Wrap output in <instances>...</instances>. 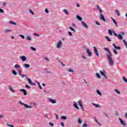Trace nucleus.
<instances>
[{"instance_id": "1", "label": "nucleus", "mask_w": 127, "mask_h": 127, "mask_svg": "<svg viewBox=\"0 0 127 127\" xmlns=\"http://www.w3.org/2000/svg\"><path fill=\"white\" fill-rule=\"evenodd\" d=\"M113 55L107 56V61L110 67H113L115 65V61L113 59Z\"/></svg>"}, {"instance_id": "2", "label": "nucleus", "mask_w": 127, "mask_h": 127, "mask_svg": "<svg viewBox=\"0 0 127 127\" xmlns=\"http://www.w3.org/2000/svg\"><path fill=\"white\" fill-rule=\"evenodd\" d=\"M113 34L115 35V36H116L117 38L119 39V40H123L124 39V37H123V36H122L121 34H118L115 32V31H113Z\"/></svg>"}, {"instance_id": "3", "label": "nucleus", "mask_w": 127, "mask_h": 127, "mask_svg": "<svg viewBox=\"0 0 127 127\" xmlns=\"http://www.w3.org/2000/svg\"><path fill=\"white\" fill-rule=\"evenodd\" d=\"M77 104H78L79 106L80 107L81 110H82V111H85V109L84 108L83 103L82 102L81 100H79L77 102Z\"/></svg>"}, {"instance_id": "4", "label": "nucleus", "mask_w": 127, "mask_h": 127, "mask_svg": "<svg viewBox=\"0 0 127 127\" xmlns=\"http://www.w3.org/2000/svg\"><path fill=\"white\" fill-rule=\"evenodd\" d=\"M120 123L121 124V125H122V126H123V127H126V126H127V124H126V122L124 120H123V119L121 118H119Z\"/></svg>"}, {"instance_id": "5", "label": "nucleus", "mask_w": 127, "mask_h": 127, "mask_svg": "<svg viewBox=\"0 0 127 127\" xmlns=\"http://www.w3.org/2000/svg\"><path fill=\"white\" fill-rule=\"evenodd\" d=\"M104 49L105 51H107V52L108 53V54L107 55V57H108V56H110L112 55V53H111V51H110V49H109V48H104Z\"/></svg>"}, {"instance_id": "6", "label": "nucleus", "mask_w": 127, "mask_h": 127, "mask_svg": "<svg viewBox=\"0 0 127 127\" xmlns=\"http://www.w3.org/2000/svg\"><path fill=\"white\" fill-rule=\"evenodd\" d=\"M62 41H59L57 45V48H58V49H59V48H61L62 47Z\"/></svg>"}, {"instance_id": "7", "label": "nucleus", "mask_w": 127, "mask_h": 127, "mask_svg": "<svg viewBox=\"0 0 127 127\" xmlns=\"http://www.w3.org/2000/svg\"><path fill=\"white\" fill-rule=\"evenodd\" d=\"M100 73L102 76H103L105 78V79L107 80L108 79V77H107V75H106V71L105 70H103V71L102 70L100 71Z\"/></svg>"}, {"instance_id": "8", "label": "nucleus", "mask_w": 127, "mask_h": 127, "mask_svg": "<svg viewBox=\"0 0 127 127\" xmlns=\"http://www.w3.org/2000/svg\"><path fill=\"white\" fill-rule=\"evenodd\" d=\"M93 49L94 50V53L97 56V57H99V52L98 51V49L96 47H93Z\"/></svg>"}, {"instance_id": "9", "label": "nucleus", "mask_w": 127, "mask_h": 127, "mask_svg": "<svg viewBox=\"0 0 127 127\" xmlns=\"http://www.w3.org/2000/svg\"><path fill=\"white\" fill-rule=\"evenodd\" d=\"M20 59H21L22 60V61H23V62H24L25 61H26V57L23 56H20Z\"/></svg>"}, {"instance_id": "10", "label": "nucleus", "mask_w": 127, "mask_h": 127, "mask_svg": "<svg viewBox=\"0 0 127 127\" xmlns=\"http://www.w3.org/2000/svg\"><path fill=\"white\" fill-rule=\"evenodd\" d=\"M113 45L114 47L115 50H121V47H118L115 44H113Z\"/></svg>"}, {"instance_id": "11", "label": "nucleus", "mask_w": 127, "mask_h": 127, "mask_svg": "<svg viewBox=\"0 0 127 127\" xmlns=\"http://www.w3.org/2000/svg\"><path fill=\"white\" fill-rule=\"evenodd\" d=\"M100 19H102V20L104 21V22L106 21V19H105V17H104V15L102 14V13L100 14Z\"/></svg>"}, {"instance_id": "12", "label": "nucleus", "mask_w": 127, "mask_h": 127, "mask_svg": "<svg viewBox=\"0 0 127 127\" xmlns=\"http://www.w3.org/2000/svg\"><path fill=\"white\" fill-rule=\"evenodd\" d=\"M86 52L88 55V56H92V52L90 51V50L89 49H86Z\"/></svg>"}, {"instance_id": "13", "label": "nucleus", "mask_w": 127, "mask_h": 127, "mask_svg": "<svg viewBox=\"0 0 127 127\" xmlns=\"http://www.w3.org/2000/svg\"><path fill=\"white\" fill-rule=\"evenodd\" d=\"M49 101L52 103V104H56V100L52 99L51 98H49Z\"/></svg>"}, {"instance_id": "14", "label": "nucleus", "mask_w": 127, "mask_h": 127, "mask_svg": "<svg viewBox=\"0 0 127 127\" xmlns=\"http://www.w3.org/2000/svg\"><path fill=\"white\" fill-rule=\"evenodd\" d=\"M73 107L75 108V109H76L77 110L79 109V107H78V104L75 102H74L73 103Z\"/></svg>"}, {"instance_id": "15", "label": "nucleus", "mask_w": 127, "mask_h": 127, "mask_svg": "<svg viewBox=\"0 0 127 127\" xmlns=\"http://www.w3.org/2000/svg\"><path fill=\"white\" fill-rule=\"evenodd\" d=\"M28 81L29 82V84H30V85H32V86H34L35 85V83L32 82V81H31V79H30V78H28Z\"/></svg>"}, {"instance_id": "16", "label": "nucleus", "mask_w": 127, "mask_h": 127, "mask_svg": "<svg viewBox=\"0 0 127 127\" xmlns=\"http://www.w3.org/2000/svg\"><path fill=\"white\" fill-rule=\"evenodd\" d=\"M97 9H98L100 14V13H103V11L102 10V9H101V8L100 7V6H99V5H97Z\"/></svg>"}, {"instance_id": "17", "label": "nucleus", "mask_w": 127, "mask_h": 127, "mask_svg": "<svg viewBox=\"0 0 127 127\" xmlns=\"http://www.w3.org/2000/svg\"><path fill=\"white\" fill-rule=\"evenodd\" d=\"M81 24L83 27H85V28H88V25L86 23H85V22H82Z\"/></svg>"}, {"instance_id": "18", "label": "nucleus", "mask_w": 127, "mask_h": 127, "mask_svg": "<svg viewBox=\"0 0 127 127\" xmlns=\"http://www.w3.org/2000/svg\"><path fill=\"white\" fill-rule=\"evenodd\" d=\"M20 92H23L24 96H26L27 95V92H26V90L25 89H20Z\"/></svg>"}, {"instance_id": "19", "label": "nucleus", "mask_w": 127, "mask_h": 127, "mask_svg": "<svg viewBox=\"0 0 127 127\" xmlns=\"http://www.w3.org/2000/svg\"><path fill=\"white\" fill-rule=\"evenodd\" d=\"M112 20H113L114 23L115 24L116 27H118V23L117 21H116V20H115L113 17H111Z\"/></svg>"}, {"instance_id": "20", "label": "nucleus", "mask_w": 127, "mask_h": 127, "mask_svg": "<svg viewBox=\"0 0 127 127\" xmlns=\"http://www.w3.org/2000/svg\"><path fill=\"white\" fill-rule=\"evenodd\" d=\"M24 106L25 107V108H26V109H32V106H28L27 104L24 105Z\"/></svg>"}, {"instance_id": "21", "label": "nucleus", "mask_w": 127, "mask_h": 127, "mask_svg": "<svg viewBox=\"0 0 127 127\" xmlns=\"http://www.w3.org/2000/svg\"><path fill=\"white\" fill-rule=\"evenodd\" d=\"M23 67L24 68H29V67H30V65L28 64H23Z\"/></svg>"}, {"instance_id": "22", "label": "nucleus", "mask_w": 127, "mask_h": 127, "mask_svg": "<svg viewBox=\"0 0 127 127\" xmlns=\"http://www.w3.org/2000/svg\"><path fill=\"white\" fill-rule=\"evenodd\" d=\"M26 39L27 40H29L30 41H32V39L31 38V37L29 36H27Z\"/></svg>"}, {"instance_id": "23", "label": "nucleus", "mask_w": 127, "mask_h": 127, "mask_svg": "<svg viewBox=\"0 0 127 127\" xmlns=\"http://www.w3.org/2000/svg\"><path fill=\"white\" fill-rule=\"evenodd\" d=\"M15 69H20V66H19V65L16 64L14 66Z\"/></svg>"}, {"instance_id": "24", "label": "nucleus", "mask_w": 127, "mask_h": 127, "mask_svg": "<svg viewBox=\"0 0 127 127\" xmlns=\"http://www.w3.org/2000/svg\"><path fill=\"white\" fill-rule=\"evenodd\" d=\"M93 106L95 107V108H100V106L98 104H96L95 103H92Z\"/></svg>"}, {"instance_id": "25", "label": "nucleus", "mask_w": 127, "mask_h": 127, "mask_svg": "<svg viewBox=\"0 0 127 127\" xmlns=\"http://www.w3.org/2000/svg\"><path fill=\"white\" fill-rule=\"evenodd\" d=\"M9 23H10V24H13L14 25H17V23H15L14 22L12 21H9Z\"/></svg>"}, {"instance_id": "26", "label": "nucleus", "mask_w": 127, "mask_h": 127, "mask_svg": "<svg viewBox=\"0 0 127 127\" xmlns=\"http://www.w3.org/2000/svg\"><path fill=\"white\" fill-rule=\"evenodd\" d=\"M76 18L78 19V20H80L81 21L82 20V17H81L80 16L78 15H76Z\"/></svg>"}, {"instance_id": "27", "label": "nucleus", "mask_w": 127, "mask_h": 127, "mask_svg": "<svg viewBox=\"0 0 127 127\" xmlns=\"http://www.w3.org/2000/svg\"><path fill=\"white\" fill-rule=\"evenodd\" d=\"M81 58H82L83 59H87V57H86V56L85 55V54H83L81 56Z\"/></svg>"}, {"instance_id": "28", "label": "nucleus", "mask_w": 127, "mask_h": 127, "mask_svg": "<svg viewBox=\"0 0 127 127\" xmlns=\"http://www.w3.org/2000/svg\"><path fill=\"white\" fill-rule=\"evenodd\" d=\"M82 122H83V121H82V120H81V118H79L78 119V123L80 125H81V124H82Z\"/></svg>"}, {"instance_id": "29", "label": "nucleus", "mask_w": 127, "mask_h": 127, "mask_svg": "<svg viewBox=\"0 0 127 127\" xmlns=\"http://www.w3.org/2000/svg\"><path fill=\"white\" fill-rule=\"evenodd\" d=\"M115 11L116 12V14L118 16H120V15H121V14H120V12L119 11V10H115Z\"/></svg>"}, {"instance_id": "30", "label": "nucleus", "mask_w": 127, "mask_h": 127, "mask_svg": "<svg viewBox=\"0 0 127 127\" xmlns=\"http://www.w3.org/2000/svg\"><path fill=\"white\" fill-rule=\"evenodd\" d=\"M9 89L11 91V92H12V93H15V92H16V90H14L12 89V88H11V86L9 87Z\"/></svg>"}, {"instance_id": "31", "label": "nucleus", "mask_w": 127, "mask_h": 127, "mask_svg": "<svg viewBox=\"0 0 127 127\" xmlns=\"http://www.w3.org/2000/svg\"><path fill=\"white\" fill-rule=\"evenodd\" d=\"M97 93L99 95V96H102V93H101V92L99 90H96Z\"/></svg>"}, {"instance_id": "32", "label": "nucleus", "mask_w": 127, "mask_h": 127, "mask_svg": "<svg viewBox=\"0 0 127 127\" xmlns=\"http://www.w3.org/2000/svg\"><path fill=\"white\" fill-rule=\"evenodd\" d=\"M30 49L32 50L33 51H36V48L33 47H30Z\"/></svg>"}, {"instance_id": "33", "label": "nucleus", "mask_w": 127, "mask_h": 127, "mask_svg": "<svg viewBox=\"0 0 127 127\" xmlns=\"http://www.w3.org/2000/svg\"><path fill=\"white\" fill-rule=\"evenodd\" d=\"M96 77H97V78H98V79H101V75H100V74L97 73L96 74Z\"/></svg>"}, {"instance_id": "34", "label": "nucleus", "mask_w": 127, "mask_h": 127, "mask_svg": "<svg viewBox=\"0 0 127 127\" xmlns=\"http://www.w3.org/2000/svg\"><path fill=\"white\" fill-rule=\"evenodd\" d=\"M12 72V74H13V75H15V76H16V75H17V73L16 72V71H15V70H13Z\"/></svg>"}, {"instance_id": "35", "label": "nucleus", "mask_w": 127, "mask_h": 127, "mask_svg": "<svg viewBox=\"0 0 127 127\" xmlns=\"http://www.w3.org/2000/svg\"><path fill=\"white\" fill-rule=\"evenodd\" d=\"M113 52L115 55H118V52L117 51V50L114 49Z\"/></svg>"}, {"instance_id": "36", "label": "nucleus", "mask_w": 127, "mask_h": 127, "mask_svg": "<svg viewBox=\"0 0 127 127\" xmlns=\"http://www.w3.org/2000/svg\"><path fill=\"white\" fill-rule=\"evenodd\" d=\"M62 120H67V117L66 116H63L61 117Z\"/></svg>"}, {"instance_id": "37", "label": "nucleus", "mask_w": 127, "mask_h": 127, "mask_svg": "<svg viewBox=\"0 0 127 127\" xmlns=\"http://www.w3.org/2000/svg\"><path fill=\"white\" fill-rule=\"evenodd\" d=\"M108 33H109L110 35H113V32L111 30H108Z\"/></svg>"}, {"instance_id": "38", "label": "nucleus", "mask_w": 127, "mask_h": 127, "mask_svg": "<svg viewBox=\"0 0 127 127\" xmlns=\"http://www.w3.org/2000/svg\"><path fill=\"white\" fill-rule=\"evenodd\" d=\"M105 38L108 41H111V39L108 36H105Z\"/></svg>"}, {"instance_id": "39", "label": "nucleus", "mask_w": 127, "mask_h": 127, "mask_svg": "<svg viewBox=\"0 0 127 127\" xmlns=\"http://www.w3.org/2000/svg\"><path fill=\"white\" fill-rule=\"evenodd\" d=\"M69 29H71L72 31H74V32H76V30L74 28H72V27H69Z\"/></svg>"}, {"instance_id": "40", "label": "nucleus", "mask_w": 127, "mask_h": 127, "mask_svg": "<svg viewBox=\"0 0 127 127\" xmlns=\"http://www.w3.org/2000/svg\"><path fill=\"white\" fill-rule=\"evenodd\" d=\"M37 84H38V86H39V87L40 88V89L41 90H42V87L41 86V85H40V83L37 82Z\"/></svg>"}, {"instance_id": "41", "label": "nucleus", "mask_w": 127, "mask_h": 127, "mask_svg": "<svg viewBox=\"0 0 127 127\" xmlns=\"http://www.w3.org/2000/svg\"><path fill=\"white\" fill-rule=\"evenodd\" d=\"M63 11H64V12H65V14H69V12H68V11H67V10L64 9L63 10Z\"/></svg>"}, {"instance_id": "42", "label": "nucleus", "mask_w": 127, "mask_h": 127, "mask_svg": "<svg viewBox=\"0 0 127 127\" xmlns=\"http://www.w3.org/2000/svg\"><path fill=\"white\" fill-rule=\"evenodd\" d=\"M123 79L124 82H126V83H127V79L126 77H123Z\"/></svg>"}, {"instance_id": "43", "label": "nucleus", "mask_w": 127, "mask_h": 127, "mask_svg": "<svg viewBox=\"0 0 127 127\" xmlns=\"http://www.w3.org/2000/svg\"><path fill=\"white\" fill-rule=\"evenodd\" d=\"M5 32H11V30L10 29H6L4 30Z\"/></svg>"}, {"instance_id": "44", "label": "nucleus", "mask_w": 127, "mask_h": 127, "mask_svg": "<svg viewBox=\"0 0 127 127\" xmlns=\"http://www.w3.org/2000/svg\"><path fill=\"white\" fill-rule=\"evenodd\" d=\"M29 11L31 14H32L33 15H34V12H33V11H32L31 9H30Z\"/></svg>"}, {"instance_id": "45", "label": "nucleus", "mask_w": 127, "mask_h": 127, "mask_svg": "<svg viewBox=\"0 0 127 127\" xmlns=\"http://www.w3.org/2000/svg\"><path fill=\"white\" fill-rule=\"evenodd\" d=\"M88 125H87V123L85 122V124L82 126V127H87Z\"/></svg>"}, {"instance_id": "46", "label": "nucleus", "mask_w": 127, "mask_h": 127, "mask_svg": "<svg viewBox=\"0 0 127 127\" xmlns=\"http://www.w3.org/2000/svg\"><path fill=\"white\" fill-rule=\"evenodd\" d=\"M49 124L50 125V126H51V127H54V124L52 123V122H50Z\"/></svg>"}, {"instance_id": "47", "label": "nucleus", "mask_w": 127, "mask_h": 127, "mask_svg": "<svg viewBox=\"0 0 127 127\" xmlns=\"http://www.w3.org/2000/svg\"><path fill=\"white\" fill-rule=\"evenodd\" d=\"M68 35H69V36H73V34H72V33L70 31L68 32Z\"/></svg>"}, {"instance_id": "48", "label": "nucleus", "mask_w": 127, "mask_h": 127, "mask_svg": "<svg viewBox=\"0 0 127 127\" xmlns=\"http://www.w3.org/2000/svg\"><path fill=\"white\" fill-rule=\"evenodd\" d=\"M115 92H116V93H117V94H121V92H119V90H118L117 89H115Z\"/></svg>"}, {"instance_id": "49", "label": "nucleus", "mask_w": 127, "mask_h": 127, "mask_svg": "<svg viewBox=\"0 0 127 127\" xmlns=\"http://www.w3.org/2000/svg\"><path fill=\"white\" fill-rule=\"evenodd\" d=\"M25 87L26 88H27V89H30V88H31V87L29 86L28 85L26 84L25 85Z\"/></svg>"}, {"instance_id": "50", "label": "nucleus", "mask_w": 127, "mask_h": 127, "mask_svg": "<svg viewBox=\"0 0 127 127\" xmlns=\"http://www.w3.org/2000/svg\"><path fill=\"white\" fill-rule=\"evenodd\" d=\"M68 72H74V70H73L72 69L69 68L68 70Z\"/></svg>"}, {"instance_id": "51", "label": "nucleus", "mask_w": 127, "mask_h": 127, "mask_svg": "<svg viewBox=\"0 0 127 127\" xmlns=\"http://www.w3.org/2000/svg\"><path fill=\"white\" fill-rule=\"evenodd\" d=\"M7 126L8 127H14V126L13 125H10V124H7Z\"/></svg>"}, {"instance_id": "52", "label": "nucleus", "mask_w": 127, "mask_h": 127, "mask_svg": "<svg viewBox=\"0 0 127 127\" xmlns=\"http://www.w3.org/2000/svg\"><path fill=\"white\" fill-rule=\"evenodd\" d=\"M0 12L3 13V12H4V11L2 8H0Z\"/></svg>"}, {"instance_id": "53", "label": "nucleus", "mask_w": 127, "mask_h": 127, "mask_svg": "<svg viewBox=\"0 0 127 127\" xmlns=\"http://www.w3.org/2000/svg\"><path fill=\"white\" fill-rule=\"evenodd\" d=\"M18 72L19 73V75H20V76H21L22 74H21V70H18Z\"/></svg>"}, {"instance_id": "54", "label": "nucleus", "mask_w": 127, "mask_h": 127, "mask_svg": "<svg viewBox=\"0 0 127 127\" xmlns=\"http://www.w3.org/2000/svg\"><path fill=\"white\" fill-rule=\"evenodd\" d=\"M45 11L46 13H49V10H48L47 8L45 9Z\"/></svg>"}, {"instance_id": "55", "label": "nucleus", "mask_w": 127, "mask_h": 127, "mask_svg": "<svg viewBox=\"0 0 127 127\" xmlns=\"http://www.w3.org/2000/svg\"><path fill=\"white\" fill-rule=\"evenodd\" d=\"M20 37H21V38H22V39H24L25 37L24 35L20 34Z\"/></svg>"}, {"instance_id": "56", "label": "nucleus", "mask_w": 127, "mask_h": 127, "mask_svg": "<svg viewBox=\"0 0 127 127\" xmlns=\"http://www.w3.org/2000/svg\"><path fill=\"white\" fill-rule=\"evenodd\" d=\"M6 4V2H2V5H3V6H5V5Z\"/></svg>"}, {"instance_id": "57", "label": "nucleus", "mask_w": 127, "mask_h": 127, "mask_svg": "<svg viewBox=\"0 0 127 127\" xmlns=\"http://www.w3.org/2000/svg\"><path fill=\"white\" fill-rule=\"evenodd\" d=\"M34 35L35 36H37V37H39V35H38V34L34 33Z\"/></svg>"}, {"instance_id": "58", "label": "nucleus", "mask_w": 127, "mask_h": 127, "mask_svg": "<svg viewBox=\"0 0 127 127\" xmlns=\"http://www.w3.org/2000/svg\"><path fill=\"white\" fill-rule=\"evenodd\" d=\"M104 116L105 117H106V118H108V117H109V115H108V114L107 113H104Z\"/></svg>"}, {"instance_id": "59", "label": "nucleus", "mask_w": 127, "mask_h": 127, "mask_svg": "<svg viewBox=\"0 0 127 127\" xmlns=\"http://www.w3.org/2000/svg\"><path fill=\"white\" fill-rule=\"evenodd\" d=\"M21 77H22V78H24V77H26V75L25 74H21Z\"/></svg>"}, {"instance_id": "60", "label": "nucleus", "mask_w": 127, "mask_h": 127, "mask_svg": "<svg viewBox=\"0 0 127 127\" xmlns=\"http://www.w3.org/2000/svg\"><path fill=\"white\" fill-rule=\"evenodd\" d=\"M61 127H64V122H61Z\"/></svg>"}, {"instance_id": "61", "label": "nucleus", "mask_w": 127, "mask_h": 127, "mask_svg": "<svg viewBox=\"0 0 127 127\" xmlns=\"http://www.w3.org/2000/svg\"><path fill=\"white\" fill-rule=\"evenodd\" d=\"M97 123V124H98V125H99V126H102V125L101 124V123H100L99 122V121H97L96 122Z\"/></svg>"}, {"instance_id": "62", "label": "nucleus", "mask_w": 127, "mask_h": 127, "mask_svg": "<svg viewBox=\"0 0 127 127\" xmlns=\"http://www.w3.org/2000/svg\"><path fill=\"white\" fill-rule=\"evenodd\" d=\"M45 59L47 61H50V60H49V59L48 57H46Z\"/></svg>"}, {"instance_id": "63", "label": "nucleus", "mask_w": 127, "mask_h": 127, "mask_svg": "<svg viewBox=\"0 0 127 127\" xmlns=\"http://www.w3.org/2000/svg\"><path fill=\"white\" fill-rule=\"evenodd\" d=\"M95 23L96 24H97V25H101V24H100V23H99L98 22L96 21Z\"/></svg>"}, {"instance_id": "64", "label": "nucleus", "mask_w": 127, "mask_h": 127, "mask_svg": "<svg viewBox=\"0 0 127 127\" xmlns=\"http://www.w3.org/2000/svg\"><path fill=\"white\" fill-rule=\"evenodd\" d=\"M121 34H122V35H125L126 34L124 32H121Z\"/></svg>"}]
</instances>
